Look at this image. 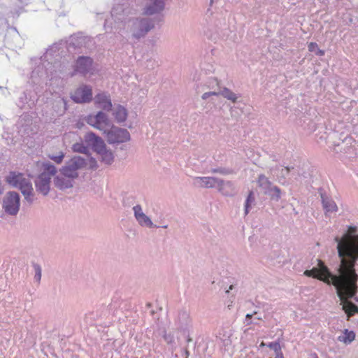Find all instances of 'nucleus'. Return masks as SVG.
Instances as JSON below:
<instances>
[{
  "label": "nucleus",
  "instance_id": "17",
  "mask_svg": "<svg viewBox=\"0 0 358 358\" xmlns=\"http://www.w3.org/2000/svg\"><path fill=\"white\" fill-rule=\"evenodd\" d=\"M152 3L148 5L144 10L143 13L147 15L160 13L164 10L166 0H150Z\"/></svg>",
  "mask_w": 358,
  "mask_h": 358
},
{
  "label": "nucleus",
  "instance_id": "53",
  "mask_svg": "<svg viewBox=\"0 0 358 358\" xmlns=\"http://www.w3.org/2000/svg\"><path fill=\"white\" fill-rule=\"evenodd\" d=\"M297 176H300V173L299 171L297 172Z\"/></svg>",
  "mask_w": 358,
  "mask_h": 358
},
{
  "label": "nucleus",
  "instance_id": "10",
  "mask_svg": "<svg viewBox=\"0 0 358 358\" xmlns=\"http://www.w3.org/2000/svg\"><path fill=\"white\" fill-rule=\"evenodd\" d=\"M84 141L87 146L97 154L104 149L106 145L104 141L94 132H88L84 136Z\"/></svg>",
  "mask_w": 358,
  "mask_h": 358
},
{
  "label": "nucleus",
  "instance_id": "32",
  "mask_svg": "<svg viewBox=\"0 0 358 358\" xmlns=\"http://www.w3.org/2000/svg\"><path fill=\"white\" fill-rule=\"evenodd\" d=\"M33 267L35 272L34 279L36 282H40L41 279V267L39 264L34 262L33 263Z\"/></svg>",
  "mask_w": 358,
  "mask_h": 358
},
{
  "label": "nucleus",
  "instance_id": "14",
  "mask_svg": "<svg viewBox=\"0 0 358 358\" xmlns=\"http://www.w3.org/2000/svg\"><path fill=\"white\" fill-rule=\"evenodd\" d=\"M94 103L99 105L103 111L109 112L112 110L113 104L110 96L106 92H101L97 94L94 97Z\"/></svg>",
  "mask_w": 358,
  "mask_h": 358
},
{
  "label": "nucleus",
  "instance_id": "22",
  "mask_svg": "<svg viewBox=\"0 0 358 358\" xmlns=\"http://www.w3.org/2000/svg\"><path fill=\"white\" fill-rule=\"evenodd\" d=\"M43 172L40 174L45 175V177L55 176L57 173L56 166L50 162H43L42 164Z\"/></svg>",
  "mask_w": 358,
  "mask_h": 358
},
{
  "label": "nucleus",
  "instance_id": "3",
  "mask_svg": "<svg viewBox=\"0 0 358 358\" xmlns=\"http://www.w3.org/2000/svg\"><path fill=\"white\" fill-rule=\"evenodd\" d=\"M87 165V162L84 157L75 155L66 162L65 165L59 169V172L63 176L74 180L79 176L78 171L85 169Z\"/></svg>",
  "mask_w": 358,
  "mask_h": 358
},
{
  "label": "nucleus",
  "instance_id": "8",
  "mask_svg": "<svg viewBox=\"0 0 358 358\" xmlns=\"http://www.w3.org/2000/svg\"><path fill=\"white\" fill-rule=\"evenodd\" d=\"M70 97L76 103H90L93 99L92 87L82 85L71 94Z\"/></svg>",
  "mask_w": 358,
  "mask_h": 358
},
{
  "label": "nucleus",
  "instance_id": "31",
  "mask_svg": "<svg viewBox=\"0 0 358 358\" xmlns=\"http://www.w3.org/2000/svg\"><path fill=\"white\" fill-rule=\"evenodd\" d=\"M64 157L65 154L62 151H60L58 155H48V158L54 161L57 164H60L63 162Z\"/></svg>",
  "mask_w": 358,
  "mask_h": 358
},
{
  "label": "nucleus",
  "instance_id": "54",
  "mask_svg": "<svg viewBox=\"0 0 358 358\" xmlns=\"http://www.w3.org/2000/svg\"><path fill=\"white\" fill-rule=\"evenodd\" d=\"M255 324H257V321H255V322H253Z\"/></svg>",
  "mask_w": 358,
  "mask_h": 358
},
{
  "label": "nucleus",
  "instance_id": "19",
  "mask_svg": "<svg viewBox=\"0 0 358 358\" xmlns=\"http://www.w3.org/2000/svg\"><path fill=\"white\" fill-rule=\"evenodd\" d=\"M71 178H68L64 176L57 175L54 177V185L60 190L70 189L73 187V182Z\"/></svg>",
  "mask_w": 358,
  "mask_h": 358
},
{
  "label": "nucleus",
  "instance_id": "37",
  "mask_svg": "<svg viewBox=\"0 0 358 358\" xmlns=\"http://www.w3.org/2000/svg\"><path fill=\"white\" fill-rule=\"evenodd\" d=\"M294 170V168L293 166H285V169L281 170V176L284 179L287 177V176L292 171Z\"/></svg>",
  "mask_w": 358,
  "mask_h": 358
},
{
  "label": "nucleus",
  "instance_id": "12",
  "mask_svg": "<svg viewBox=\"0 0 358 358\" xmlns=\"http://www.w3.org/2000/svg\"><path fill=\"white\" fill-rule=\"evenodd\" d=\"M50 177H45V175L38 174L34 181L36 192L44 196H48L50 191Z\"/></svg>",
  "mask_w": 358,
  "mask_h": 358
},
{
  "label": "nucleus",
  "instance_id": "41",
  "mask_svg": "<svg viewBox=\"0 0 358 358\" xmlns=\"http://www.w3.org/2000/svg\"><path fill=\"white\" fill-rule=\"evenodd\" d=\"M348 229L351 234H355L357 231V227L355 226H349Z\"/></svg>",
  "mask_w": 358,
  "mask_h": 358
},
{
  "label": "nucleus",
  "instance_id": "46",
  "mask_svg": "<svg viewBox=\"0 0 358 358\" xmlns=\"http://www.w3.org/2000/svg\"><path fill=\"white\" fill-rule=\"evenodd\" d=\"M213 82L215 83V84H216L217 85H219V82L217 81V80L216 78H213Z\"/></svg>",
  "mask_w": 358,
  "mask_h": 358
},
{
  "label": "nucleus",
  "instance_id": "44",
  "mask_svg": "<svg viewBox=\"0 0 358 358\" xmlns=\"http://www.w3.org/2000/svg\"><path fill=\"white\" fill-rule=\"evenodd\" d=\"M185 355H186L187 358L189 355V352L187 349L185 350Z\"/></svg>",
  "mask_w": 358,
  "mask_h": 358
},
{
  "label": "nucleus",
  "instance_id": "39",
  "mask_svg": "<svg viewBox=\"0 0 358 358\" xmlns=\"http://www.w3.org/2000/svg\"><path fill=\"white\" fill-rule=\"evenodd\" d=\"M252 317L253 316L250 313H248L245 315L244 323L245 324L246 326L253 324V322L252 320Z\"/></svg>",
  "mask_w": 358,
  "mask_h": 358
},
{
  "label": "nucleus",
  "instance_id": "56",
  "mask_svg": "<svg viewBox=\"0 0 358 358\" xmlns=\"http://www.w3.org/2000/svg\"><path fill=\"white\" fill-rule=\"evenodd\" d=\"M187 358V357H186Z\"/></svg>",
  "mask_w": 358,
  "mask_h": 358
},
{
  "label": "nucleus",
  "instance_id": "20",
  "mask_svg": "<svg viewBox=\"0 0 358 358\" xmlns=\"http://www.w3.org/2000/svg\"><path fill=\"white\" fill-rule=\"evenodd\" d=\"M113 115L117 123H122L126 121L128 113L127 109L123 106L119 104L113 112Z\"/></svg>",
  "mask_w": 358,
  "mask_h": 358
},
{
  "label": "nucleus",
  "instance_id": "4",
  "mask_svg": "<svg viewBox=\"0 0 358 358\" xmlns=\"http://www.w3.org/2000/svg\"><path fill=\"white\" fill-rule=\"evenodd\" d=\"M257 183L262 188L264 194L268 196L271 201L278 202L284 194L280 187L275 185L264 174H260L258 177Z\"/></svg>",
  "mask_w": 358,
  "mask_h": 358
},
{
  "label": "nucleus",
  "instance_id": "33",
  "mask_svg": "<svg viewBox=\"0 0 358 358\" xmlns=\"http://www.w3.org/2000/svg\"><path fill=\"white\" fill-rule=\"evenodd\" d=\"M86 122L88 124L91 125L92 127L101 130V128L100 126H99L97 121H95L94 115H89L86 117Z\"/></svg>",
  "mask_w": 358,
  "mask_h": 358
},
{
  "label": "nucleus",
  "instance_id": "25",
  "mask_svg": "<svg viewBox=\"0 0 358 358\" xmlns=\"http://www.w3.org/2000/svg\"><path fill=\"white\" fill-rule=\"evenodd\" d=\"M95 121H97L99 126L101 127V124H104L106 126L110 127L113 124L109 120L108 115L103 111H99L94 115Z\"/></svg>",
  "mask_w": 358,
  "mask_h": 358
},
{
  "label": "nucleus",
  "instance_id": "26",
  "mask_svg": "<svg viewBox=\"0 0 358 358\" xmlns=\"http://www.w3.org/2000/svg\"><path fill=\"white\" fill-rule=\"evenodd\" d=\"M255 194L252 191H250L245 202V214L248 215L252 208V204L255 203Z\"/></svg>",
  "mask_w": 358,
  "mask_h": 358
},
{
  "label": "nucleus",
  "instance_id": "1",
  "mask_svg": "<svg viewBox=\"0 0 358 358\" xmlns=\"http://www.w3.org/2000/svg\"><path fill=\"white\" fill-rule=\"evenodd\" d=\"M334 240L337 243L336 249L340 259L336 273H333L324 262L317 259V266L306 270L303 275L328 285H334L341 300L342 310L350 318L358 314V306L345 299V297H354L358 292V274L355 268L358 261V234L350 236L345 233L342 238L336 236Z\"/></svg>",
  "mask_w": 358,
  "mask_h": 358
},
{
  "label": "nucleus",
  "instance_id": "45",
  "mask_svg": "<svg viewBox=\"0 0 358 358\" xmlns=\"http://www.w3.org/2000/svg\"><path fill=\"white\" fill-rule=\"evenodd\" d=\"M275 358H284V357H283V355L282 354H280V355H276Z\"/></svg>",
  "mask_w": 358,
  "mask_h": 358
},
{
  "label": "nucleus",
  "instance_id": "42",
  "mask_svg": "<svg viewBox=\"0 0 358 358\" xmlns=\"http://www.w3.org/2000/svg\"><path fill=\"white\" fill-rule=\"evenodd\" d=\"M186 341L188 343L192 341V338L189 336V335H187Z\"/></svg>",
  "mask_w": 358,
  "mask_h": 358
},
{
  "label": "nucleus",
  "instance_id": "2",
  "mask_svg": "<svg viewBox=\"0 0 358 358\" xmlns=\"http://www.w3.org/2000/svg\"><path fill=\"white\" fill-rule=\"evenodd\" d=\"M5 181L10 186L20 190L24 199L30 204L34 201V188L31 180L20 172L12 171L5 178Z\"/></svg>",
  "mask_w": 358,
  "mask_h": 358
},
{
  "label": "nucleus",
  "instance_id": "18",
  "mask_svg": "<svg viewBox=\"0 0 358 358\" xmlns=\"http://www.w3.org/2000/svg\"><path fill=\"white\" fill-rule=\"evenodd\" d=\"M217 189L222 194L227 196H233L236 194L234 185L229 180L219 178Z\"/></svg>",
  "mask_w": 358,
  "mask_h": 358
},
{
  "label": "nucleus",
  "instance_id": "55",
  "mask_svg": "<svg viewBox=\"0 0 358 358\" xmlns=\"http://www.w3.org/2000/svg\"><path fill=\"white\" fill-rule=\"evenodd\" d=\"M3 88V87H0V90H2Z\"/></svg>",
  "mask_w": 358,
  "mask_h": 358
},
{
  "label": "nucleus",
  "instance_id": "40",
  "mask_svg": "<svg viewBox=\"0 0 358 358\" xmlns=\"http://www.w3.org/2000/svg\"><path fill=\"white\" fill-rule=\"evenodd\" d=\"M87 40H88V39H87V38H86V37L80 38L78 39V43H73V45H76V46H80V45H83V43H85V41H86Z\"/></svg>",
  "mask_w": 358,
  "mask_h": 358
},
{
  "label": "nucleus",
  "instance_id": "23",
  "mask_svg": "<svg viewBox=\"0 0 358 358\" xmlns=\"http://www.w3.org/2000/svg\"><path fill=\"white\" fill-rule=\"evenodd\" d=\"M355 336L354 331L345 329L343 335L338 337V341L344 343L345 345H349L355 339Z\"/></svg>",
  "mask_w": 358,
  "mask_h": 358
},
{
  "label": "nucleus",
  "instance_id": "34",
  "mask_svg": "<svg viewBox=\"0 0 358 358\" xmlns=\"http://www.w3.org/2000/svg\"><path fill=\"white\" fill-rule=\"evenodd\" d=\"M268 347L274 351L275 355L282 354L280 345L278 342H271L268 345Z\"/></svg>",
  "mask_w": 358,
  "mask_h": 358
},
{
  "label": "nucleus",
  "instance_id": "52",
  "mask_svg": "<svg viewBox=\"0 0 358 358\" xmlns=\"http://www.w3.org/2000/svg\"><path fill=\"white\" fill-rule=\"evenodd\" d=\"M213 3V0H210V4L212 5Z\"/></svg>",
  "mask_w": 358,
  "mask_h": 358
},
{
  "label": "nucleus",
  "instance_id": "49",
  "mask_svg": "<svg viewBox=\"0 0 358 358\" xmlns=\"http://www.w3.org/2000/svg\"><path fill=\"white\" fill-rule=\"evenodd\" d=\"M252 316H254L255 315L257 314V310H255L253 311L252 313H250Z\"/></svg>",
  "mask_w": 358,
  "mask_h": 358
},
{
  "label": "nucleus",
  "instance_id": "11",
  "mask_svg": "<svg viewBox=\"0 0 358 358\" xmlns=\"http://www.w3.org/2000/svg\"><path fill=\"white\" fill-rule=\"evenodd\" d=\"M93 64V59L88 56H79L74 65V71L83 76L90 73Z\"/></svg>",
  "mask_w": 358,
  "mask_h": 358
},
{
  "label": "nucleus",
  "instance_id": "38",
  "mask_svg": "<svg viewBox=\"0 0 358 358\" xmlns=\"http://www.w3.org/2000/svg\"><path fill=\"white\" fill-rule=\"evenodd\" d=\"M217 91H212V92H205L202 94L201 96V98L203 100H206L208 98H209L210 96H217Z\"/></svg>",
  "mask_w": 358,
  "mask_h": 358
},
{
  "label": "nucleus",
  "instance_id": "15",
  "mask_svg": "<svg viewBox=\"0 0 358 358\" xmlns=\"http://www.w3.org/2000/svg\"><path fill=\"white\" fill-rule=\"evenodd\" d=\"M318 193L321 197L322 207L325 213H333L338 210V207L335 201L329 197L325 191L322 188L318 189Z\"/></svg>",
  "mask_w": 358,
  "mask_h": 358
},
{
  "label": "nucleus",
  "instance_id": "5",
  "mask_svg": "<svg viewBox=\"0 0 358 358\" xmlns=\"http://www.w3.org/2000/svg\"><path fill=\"white\" fill-rule=\"evenodd\" d=\"M20 196L15 191H9L3 199L2 208L9 215H16L20 210Z\"/></svg>",
  "mask_w": 358,
  "mask_h": 358
},
{
  "label": "nucleus",
  "instance_id": "51",
  "mask_svg": "<svg viewBox=\"0 0 358 358\" xmlns=\"http://www.w3.org/2000/svg\"><path fill=\"white\" fill-rule=\"evenodd\" d=\"M261 305H262V308H264V307H265V306H266V303H262Z\"/></svg>",
  "mask_w": 358,
  "mask_h": 358
},
{
  "label": "nucleus",
  "instance_id": "36",
  "mask_svg": "<svg viewBox=\"0 0 358 358\" xmlns=\"http://www.w3.org/2000/svg\"><path fill=\"white\" fill-rule=\"evenodd\" d=\"M163 338H164V341L168 344H171L174 341V336H173V335L171 334H166V331H164V334L163 335Z\"/></svg>",
  "mask_w": 358,
  "mask_h": 358
},
{
  "label": "nucleus",
  "instance_id": "16",
  "mask_svg": "<svg viewBox=\"0 0 358 358\" xmlns=\"http://www.w3.org/2000/svg\"><path fill=\"white\" fill-rule=\"evenodd\" d=\"M194 184L203 188H214L218 185L219 178L215 177H195Z\"/></svg>",
  "mask_w": 358,
  "mask_h": 358
},
{
  "label": "nucleus",
  "instance_id": "35",
  "mask_svg": "<svg viewBox=\"0 0 358 358\" xmlns=\"http://www.w3.org/2000/svg\"><path fill=\"white\" fill-rule=\"evenodd\" d=\"M89 169L95 171L98 169V164L96 159L93 157H90L89 159Z\"/></svg>",
  "mask_w": 358,
  "mask_h": 358
},
{
  "label": "nucleus",
  "instance_id": "30",
  "mask_svg": "<svg viewBox=\"0 0 358 358\" xmlns=\"http://www.w3.org/2000/svg\"><path fill=\"white\" fill-rule=\"evenodd\" d=\"M212 173H220L221 175H229L234 173V170L229 168L225 167H217L211 169L210 171Z\"/></svg>",
  "mask_w": 358,
  "mask_h": 358
},
{
  "label": "nucleus",
  "instance_id": "29",
  "mask_svg": "<svg viewBox=\"0 0 358 358\" xmlns=\"http://www.w3.org/2000/svg\"><path fill=\"white\" fill-rule=\"evenodd\" d=\"M308 51L315 52L317 56H323L325 53L324 50H320L318 48V45L315 42H310L308 45Z\"/></svg>",
  "mask_w": 358,
  "mask_h": 358
},
{
  "label": "nucleus",
  "instance_id": "6",
  "mask_svg": "<svg viewBox=\"0 0 358 358\" xmlns=\"http://www.w3.org/2000/svg\"><path fill=\"white\" fill-rule=\"evenodd\" d=\"M104 133L106 134L107 142L109 144L123 143L129 141L131 139L130 134L127 129L118 127L114 124L110 126V129L104 131Z\"/></svg>",
  "mask_w": 358,
  "mask_h": 358
},
{
  "label": "nucleus",
  "instance_id": "28",
  "mask_svg": "<svg viewBox=\"0 0 358 358\" xmlns=\"http://www.w3.org/2000/svg\"><path fill=\"white\" fill-rule=\"evenodd\" d=\"M212 285L213 286L212 288L213 289H216L217 288H218L219 289H224L225 290V292L227 294H229L230 290H232L234 288V285H231L229 288L227 289V285L224 283V281H219L217 282H216L215 280L212 282Z\"/></svg>",
  "mask_w": 358,
  "mask_h": 358
},
{
  "label": "nucleus",
  "instance_id": "9",
  "mask_svg": "<svg viewBox=\"0 0 358 358\" xmlns=\"http://www.w3.org/2000/svg\"><path fill=\"white\" fill-rule=\"evenodd\" d=\"M175 324L178 331L183 334L188 333L192 327V319L189 313L185 310H179Z\"/></svg>",
  "mask_w": 358,
  "mask_h": 358
},
{
  "label": "nucleus",
  "instance_id": "21",
  "mask_svg": "<svg viewBox=\"0 0 358 358\" xmlns=\"http://www.w3.org/2000/svg\"><path fill=\"white\" fill-rule=\"evenodd\" d=\"M98 154L101 156V162L105 164L111 165L113 163L114 154L110 150H108L106 147Z\"/></svg>",
  "mask_w": 358,
  "mask_h": 358
},
{
  "label": "nucleus",
  "instance_id": "50",
  "mask_svg": "<svg viewBox=\"0 0 358 358\" xmlns=\"http://www.w3.org/2000/svg\"><path fill=\"white\" fill-rule=\"evenodd\" d=\"M255 319L258 320H262V317H260V316H258L257 317H255Z\"/></svg>",
  "mask_w": 358,
  "mask_h": 358
},
{
  "label": "nucleus",
  "instance_id": "43",
  "mask_svg": "<svg viewBox=\"0 0 358 358\" xmlns=\"http://www.w3.org/2000/svg\"><path fill=\"white\" fill-rule=\"evenodd\" d=\"M308 358H318L315 353L310 354Z\"/></svg>",
  "mask_w": 358,
  "mask_h": 358
},
{
  "label": "nucleus",
  "instance_id": "48",
  "mask_svg": "<svg viewBox=\"0 0 358 358\" xmlns=\"http://www.w3.org/2000/svg\"><path fill=\"white\" fill-rule=\"evenodd\" d=\"M352 299H354L357 302H358V297L356 296V295H355Z\"/></svg>",
  "mask_w": 358,
  "mask_h": 358
},
{
  "label": "nucleus",
  "instance_id": "47",
  "mask_svg": "<svg viewBox=\"0 0 358 358\" xmlns=\"http://www.w3.org/2000/svg\"><path fill=\"white\" fill-rule=\"evenodd\" d=\"M159 227H162V228H164V229H166L168 228V225L166 224V225H162V226H159Z\"/></svg>",
  "mask_w": 358,
  "mask_h": 358
},
{
  "label": "nucleus",
  "instance_id": "27",
  "mask_svg": "<svg viewBox=\"0 0 358 358\" xmlns=\"http://www.w3.org/2000/svg\"><path fill=\"white\" fill-rule=\"evenodd\" d=\"M72 150L74 152H78L85 155H90L87 146H85L83 143H76L72 145Z\"/></svg>",
  "mask_w": 358,
  "mask_h": 358
},
{
  "label": "nucleus",
  "instance_id": "24",
  "mask_svg": "<svg viewBox=\"0 0 358 358\" xmlns=\"http://www.w3.org/2000/svg\"><path fill=\"white\" fill-rule=\"evenodd\" d=\"M217 94V96L222 95L223 97L231 101L233 103L237 102L238 96L227 87H223L222 90L219 88Z\"/></svg>",
  "mask_w": 358,
  "mask_h": 358
},
{
  "label": "nucleus",
  "instance_id": "7",
  "mask_svg": "<svg viewBox=\"0 0 358 358\" xmlns=\"http://www.w3.org/2000/svg\"><path fill=\"white\" fill-rule=\"evenodd\" d=\"M155 23L148 18L136 19L132 24L131 35L136 40L143 38L151 29H154Z\"/></svg>",
  "mask_w": 358,
  "mask_h": 358
},
{
  "label": "nucleus",
  "instance_id": "13",
  "mask_svg": "<svg viewBox=\"0 0 358 358\" xmlns=\"http://www.w3.org/2000/svg\"><path fill=\"white\" fill-rule=\"evenodd\" d=\"M133 210L134 213V217L141 226L147 227L149 228L159 227L157 225L154 224L150 218L148 216H147L144 213H143L141 205L138 204L134 206Z\"/></svg>",
  "mask_w": 358,
  "mask_h": 358
}]
</instances>
